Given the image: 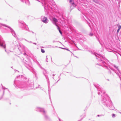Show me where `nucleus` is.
Wrapping results in <instances>:
<instances>
[{"mask_svg": "<svg viewBox=\"0 0 121 121\" xmlns=\"http://www.w3.org/2000/svg\"><path fill=\"white\" fill-rule=\"evenodd\" d=\"M91 54L94 55L96 57L97 59H98V61L99 62V63L101 64V65L99 64H96V65H98L100 66L104 67L107 68V69L109 70L108 67L107 66L105 65V64L109 65V62L108 60H105V61H104L102 60V59H105V57L103 56H102L101 54H99L95 53H93L91 52Z\"/></svg>", "mask_w": 121, "mask_h": 121, "instance_id": "nucleus-1", "label": "nucleus"}, {"mask_svg": "<svg viewBox=\"0 0 121 121\" xmlns=\"http://www.w3.org/2000/svg\"><path fill=\"white\" fill-rule=\"evenodd\" d=\"M109 68L112 70L120 78V75L121 74V73L119 70V68L118 66L114 64H112V66H109Z\"/></svg>", "mask_w": 121, "mask_h": 121, "instance_id": "nucleus-2", "label": "nucleus"}, {"mask_svg": "<svg viewBox=\"0 0 121 121\" xmlns=\"http://www.w3.org/2000/svg\"><path fill=\"white\" fill-rule=\"evenodd\" d=\"M94 85L98 90V95H101L102 96L103 93V94L105 93V91L103 90L102 88H101L99 86H100L98 84L96 83H94Z\"/></svg>", "mask_w": 121, "mask_h": 121, "instance_id": "nucleus-3", "label": "nucleus"}, {"mask_svg": "<svg viewBox=\"0 0 121 121\" xmlns=\"http://www.w3.org/2000/svg\"><path fill=\"white\" fill-rule=\"evenodd\" d=\"M103 104L105 105L108 106V102H110L108 100V97L107 95H105L104 98L102 100Z\"/></svg>", "mask_w": 121, "mask_h": 121, "instance_id": "nucleus-4", "label": "nucleus"}, {"mask_svg": "<svg viewBox=\"0 0 121 121\" xmlns=\"http://www.w3.org/2000/svg\"><path fill=\"white\" fill-rule=\"evenodd\" d=\"M42 21L44 23H46L47 22V17H44Z\"/></svg>", "mask_w": 121, "mask_h": 121, "instance_id": "nucleus-5", "label": "nucleus"}, {"mask_svg": "<svg viewBox=\"0 0 121 121\" xmlns=\"http://www.w3.org/2000/svg\"><path fill=\"white\" fill-rule=\"evenodd\" d=\"M109 108L110 109L114 110V107L112 105L111 106V107L110 106H109Z\"/></svg>", "mask_w": 121, "mask_h": 121, "instance_id": "nucleus-6", "label": "nucleus"}, {"mask_svg": "<svg viewBox=\"0 0 121 121\" xmlns=\"http://www.w3.org/2000/svg\"><path fill=\"white\" fill-rule=\"evenodd\" d=\"M52 19L54 22H57V19L55 17L53 18Z\"/></svg>", "mask_w": 121, "mask_h": 121, "instance_id": "nucleus-7", "label": "nucleus"}, {"mask_svg": "<svg viewBox=\"0 0 121 121\" xmlns=\"http://www.w3.org/2000/svg\"><path fill=\"white\" fill-rule=\"evenodd\" d=\"M56 25L58 27V29L59 32H60V33L61 34L62 32H61V31L60 30V29L59 27L57 26V25H56Z\"/></svg>", "mask_w": 121, "mask_h": 121, "instance_id": "nucleus-8", "label": "nucleus"}, {"mask_svg": "<svg viewBox=\"0 0 121 121\" xmlns=\"http://www.w3.org/2000/svg\"><path fill=\"white\" fill-rule=\"evenodd\" d=\"M116 115L114 114H112V117L113 118H114L115 117Z\"/></svg>", "mask_w": 121, "mask_h": 121, "instance_id": "nucleus-9", "label": "nucleus"}, {"mask_svg": "<svg viewBox=\"0 0 121 121\" xmlns=\"http://www.w3.org/2000/svg\"><path fill=\"white\" fill-rule=\"evenodd\" d=\"M69 2L70 3H71L72 4H74L73 2L71 0H69Z\"/></svg>", "mask_w": 121, "mask_h": 121, "instance_id": "nucleus-10", "label": "nucleus"}, {"mask_svg": "<svg viewBox=\"0 0 121 121\" xmlns=\"http://www.w3.org/2000/svg\"><path fill=\"white\" fill-rule=\"evenodd\" d=\"M41 52L43 53H44L45 52L44 50L42 49H41Z\"/></svg>", "mask_w": 121, "mask_h": 121, "instance_id": "nucleus-11", "label": "nucleus"}, {"mask_svg": "<svg viewBox=\"0 0 121 121\" xmlns=\"http://www.w3.org/2000/svg\"><path fill=\"white\" fill-rule=\"evenodd\" d=\"M121 28V26L119 25L118 26V29H120Z\"/></svg>", "mask_w": 121, "mask_h": 121, "instance_id": "nucleus-12", "label": "nucleus"}, {"mask_svg": "<svg viewBox=\"0 0 121 121\" xmlns=\"http://www.w3.org/2000/svg\"><path fill=\"white\" fill-rule=\"evenodd\" d=\"M120 29H118V30H117V33H118L119 32V31H120Z\"/></svg>", "mask_w": 121, "mask_h": 121, "instance_id": "nucleus-13", "label": "nucleus"}, {"mask_svg": "<svg viewBox=\"0 0 121 121\" xmlns=\"http://www.w3.org/2000/svg\"><path fill=\"white\" fill-rule=\"evenodd\" d=\"M97 116L98 117H99V116H101L99 115H98Z\"/></svg>", "mask_w": 121, "mask_h": 121, "instance_id": "nucleus-14", "label": "nucleus"}, {"mask_svg": "<svg viewBox=\"0 0 121 121\" xmlns=\"http://www.w3.org/2000/svg\"><path fill=\"white\" fill-rule=\"evenodd\" d=\"M109 72L110 73H111V71H110H110H109Z\"/></svg>", "mask_w": 121, "mask_h": 121, "instance_id": "nucleus-15", "label": "nucleus"}, {"mask_svg": "<svg viewBox=\"0 0 121 121\" xmlns=\"http://www.w3.org/2000/svg\"><path fill=\"white\" fill-rule=\"evenodd\" d=\"M91 36L93 35V34H92L91 33Z\"/></svg>", "mask_w": 121, "mask_h": 121, "instance_id": "nucleus-16", "label": "nucleus"}, {"mask_svg": "<svg viewBox=\"0 0 121 121\" xmlns=\"http://www.w3.org/2000/svg\"><path fill=\"white\" fill-rule=\"evenodd\" d=\"M107 80H108V81H109V79H108Z\"/></svg>", "mask_w": 121, "mask_h": 121, "instance_id": "nucleus-17", "label": "nucleus"}]
</instances>
